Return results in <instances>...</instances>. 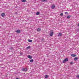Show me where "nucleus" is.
Returning <instances> with one entry per match:
<instances>
[{
  "label": "nucleus",
  "instance_id": "obj_14",
  "mask_svg": "<svg viewBox=\"0 0 79 79\" xmlns=\"http://www.w3.org/2000/svg\"><path fill=\"white\" fill-rule=\"evenodd\" d=\"M28 41L29 42H32V40H28Z\"/></svg>",
  "mask_w": 79,
  "mask_h": 79
},
{
  "label": "nucleus",
  "instance_id": "obj_2",
  "mask_svg": "<svg viewBox=\"0 0 79 79\" xmlns=\"http://www.w3.org/2000/svg\"><path fill=\"white\" fill-rule=\"evenodd\" d=\"M68 61V58H66L63 60V63H66V61Z\"/></svg>",
  "mask_w": 79,
  "mask_h": 79
},
{
  "label": "nucleus",
  "instance_id": "obj_9",
  "mask_svg": "<svg viewBox=\"0 0 79 79\" xmlns=\"http://www.w3.org/2000/svg\"><path fill=\"white\" fill-rule=\"evenodd\" d=\"M58 36H60L62 35V33H59V34H58Z\"/></svg>",
  "mask_w": 79,
  "mask_h": 79
},
{
  "label": "nucleus",
  "instance_id": "obj_3",
  "mask_svg": "<svg viewBox=\"0 0 79 79\" xmlns=\"http://www.w3.org/2000/svg\"><path fill=\"white\" fill-rule=\"evenodd\" d=\"M55 8V5L54 4L52 5L51 6V8H52V9H54Z\"/></svg>",
  "mask_w": 79,
  "mask_h": 79
},
{
  "label": "nucleus",
  "instance_id": "obj_12",
  "mask_svg": "<svg viewBox=\"0 0 79 79\" xmlns=\"http://www.w3.org/2000/svg\"><path fill=\"white\" fill-rule=\"evenodd\" d=\"M29 61L31 63H32V62H33V61H34V60L31 59L30 60H29Z\"/></svg>",
  "mask_w": 79,
  "mask_h": 79
},
{
  "label": "nucleus",
  "instance_id": "obj_6",
  "mask_svg": "<svg viewBox=\"0 0 79 79\" xmlns=\"http://www.w3.org/2000/svg\"><path fill=\"white\" fill-rule=\"evenodd\" d=\"M53 32L51 31L49 35L50 36H52L53 35Z\"/></svg>",
  "mask_w": 79,
  "mask_h": 79
},
{
  "label": "nucleus",
  "instance_id": "obj_13",
  "mask_svg": "<svg viewBox=\"0 0 79 79\" xmlns=\"http://www.w3.org/2000/svg\"><path fill=\"white\" fill-rule=\"evenodd\" d=\"M1 15L2 17H4L5 16V13H3L1 14Z\"/></svg>",
  "mask_w": 79,
  "mask_h": 79
},
{
  "label": "nucleus",
  "instance_id": "obj_22",
  "mask_svg": "<svg viewBox=\"0 0 79 79\" xmlns=\"http://www.w3.org/2000/svg\"><path fill=\"white\" fill-rule=\"evenodd\" d=\"M60 16H63V13H61L60 14Z\"/></svg>",
  "mask_w": 79,
  "mask_h": 79
},
{
  "label": "nucleus",
  "instance_id": "obj_27",
  "mask_svg": "<svg viewBox=\"0 0 79 79\" xmlns=\"http://www.w3.org/2000/svg\"><path fill=\"white\" fill-rule=\"evenodd\" d=\"M16 79H19V78H16Z\"/></svg>",
  "mask_w": 79,
  "mask_h": 79
},
{
  "label": "nucleus",
  "instance_id": "obj_5",
  "mask_svg": "<svg viewBox=\"0 0 79 79\" xmlns=\"http://www.w3.org/2000/svg\"><path fill=\"white\" fill-rule=\"evenodd\" d=\"M15 32H17V33H18V34H19V33L21 32V30H17L15 31Z\"/></svg>",
  "mask_w": 79,
  "mask_h": 79
},
{
  "label": "nucleus",
  "instance_id": "obj_16",
  "mask_svg": "<svg viewBox=\"0 0 79 79\" xmlns=\"http://www.w3.org/2000/svg\"><path fill=\"white\" fill-rule=\"evenodd\" d=\"M31 48V46H28L27 48V50H29V49H30Z\"/></svg>",
  "mask_w": 79,
  "mask_h": 79
},
{
  "label": "nucleus",
  "instance_id": "obj_4",
  "mask_svg": "<svg viewBox=\"0 0 79 79\" xmlns=\"http://www.w3.org/2000/svg\"><path fill=\"white\" fill-rule=\"evenodd\" d=\"M27 57L28 58H29V59H32V57L30 55L27 56Z\"/></svg>",
  "mask_w": 79,
  "mask_h": 79
},
{
  "label": "nucleus",
  "instance_id": "obj_8",
  "mask_svg": "<svg viewBox=\"0 0 79 79\" xmlns=\"http://www.w3.org/2000/svg\"><path fill=\"white\" fill-rule=\"evenodd\" d=\"M40 31H41V29L39 28H38L37 29V31H38V32H39Z\"/></svg>",
  "mask_w": 79,
  "mask_h": 79
},
{
  "label": "nucleus",
  "instance_id": "obj_26",
  "mask_svg": "<svg viewBox=\"0 0 79 79\" xmlns=\"http://www.w3.org/2000/svg\"><path fill=\"white\" fill-rule=\"evenodd\" d=\"M78 26L79 27V23L78 24Z\"/></svg>",
  "mask_w": 79,
  "mask_h": 79
},
{
  "label": "nucleus",
  "instance_id": "obj_18",
  "mask_svg": "<svg viewBox=\"0 0 79 79\" xmlns=\"http://www.w3.org/2000/svg\"><path fill=\"white\" fill-rule=\"evenodd\" d=\"M39 14H40V12H37L36 13V15H39Z\"/></svg>",
  "mask_w": 79,
  "mask_h": 79
},
{
  "label": "nucleus",
  "instance_id": "obj_15",
  "mask_svg": "<svg viewBox=\"0 0 79 79\" xmlns=\"http://www.w3.org/2000/svg\"><path fill=\"white\" fill-rule=\"evenodd\" d=\"M48 75H45V78H46V79H47L48 78Z\"/></svg>",
  "mask_w": 79,
  "mask_h": 79
},
{
  "label": "nucleus",
  "instance_id": "obj_7",
  "mask_svg": "<svg viewBox=\"0 0 79 79\" xmlns=\"http://www.w3.org/2000/svg\"><path fill=\"white\" fill-rule=\"evenodd\" d=\"M71 56H72L73 57H75V56H76V55L71 54Z\"/></svg>",
  "mask_w": 79,
  "mask_h": 79
},
{
  "label": "nucleus",
  "instance_id": "obj_25",
  "mask_svg": "<svg viewBox=\"0 0 79 79\" xmlns=\"http://www.w3.org/2000/svg\"><path fill=\"white\" fill-rule=\"evenodd\" d=\"M20 55H23V53H20Z\"/></svg>",
  "mask_w": 79,
  "mask_h": 79
},
{
  "label": "nucleus",
  "instance_id": "obj_10",
  "mask_svg": "<svg viewBox=\"0 0 79 79\" xmlns=\"http://www.w3.org/2000/svg\"><path fill=\"white\" fill-rule=\"evenodd\" d=\"M48 0H41V1L42 2H47Z\"/></svg>",
  "mask_w": 79,
  "mask_h": 79
},
{
  "label": "nucleus",
  "instance_id": "obj_17",
  "mask_svg": "<svg viewBox=\"0 0 79 79\" xmlns=\"http://www.w3.org/2000/svg\"><path fill=\"white\" fill-rule=\"evenodd\" d=\"M71 17V16L70 15H69L68 16H67V18L68 19H69V18H70V17Z\"/></svg>",
  "mask_w": 79,
  "mask_h": 79
},
{
  "label": "nucleus",
  "instance_id": "obj_24",
  "mask_svg": "<svg viewBox=\"0 0 79 79\" xmlns=\"http://www.w3.org/2000/svg\"><path fill=\"white\" fill-rule=\"evenodd\" d=\"M65 15H68V12H65Z\"/></svg>",
  "mask_w": 79,
  "mask_h": 79
},
{
  "label": "nucleus",
  "instance_id": "obj_19",
  "mask_svg": "<svg viewBox=\"0 0 79 79\" xmlns=\"http://www.w3.org/2000/svg\"><path fill=\"white\" fill-rule=\"evenodd\" d=\"M22 2H26V0H22Z\"/></svg>",
  "mask_w": 79,
  "mask_h": 79
},
{
  "label": "nucleus",
  "instance_id": "obj_11",
  "mask_svg": "<svg viewBox=\"0 0 79 79\" xmlns=\"http://www.w3.org/2000/svg\"><path fill=\"white\" fill-rule=\"evenodd\" d=\"M77 60H78V58H77V57L75 58L74 59V60L75 61H77Z\"/></svg>",
  "mask_w": 79,
  "mask_h": 79
},
{
  "label": "nucleus",
  "instance_id": "obj_20",
  "mask_svg": "<svg viewBox=\"0 0 79 79\" xmlns=\"http://www.w3.org/2000/svg\"><path fill=\"white\" fill-rule=\"evenodd\" d=\"M13 48L12 47H11L10 48V50H12V49Z\"/></svg>",
  "mask_w": 79,
  "mask_h": 79
},
{
  "label": "nucleus",
  "instance_id": "obj_21",
  "mask_svg": "<svg viewBox=\"0 0 79 79\" xmlns=\"http://www.w3.org/2000/svg\"><path fill=\"white\" fill-rule=\"evenodd\" d=\"M70 64H74V62H71L70 63Z\"/></svg>",
  "mask_w": 79,
  "mask_h": 79
},
{
  "label": "nucleus",
  "instance_id": "obj_1",
  "mask_svg": "<svg viewBox=\"0 0 79 79\" xmlns=\"http://www.w3.org/2000/svg\"><path fill=\"white\" fill-rule=\"evenodd\" d=\"M22 71H24L25 72H26V71H27V69H24V68H22Z\"/></svg>",
  "mask_w": 79,
  "mask_h": 79
},
{
  "label": "nucleus",
  "instance_id": "obj_23",
  "mask_svg": "<svg viewBox=\"0 0 79 79\" xmlns=\"http://www.w3.org/2000/svg\"><path fill=\"white\" fill-rule=\"evenodd\" d=\"M76 77H77V78H79V75H78Z\"/></svg>",
  "mask_w": 79,
  "mask_h": 79
}]
</instances>
